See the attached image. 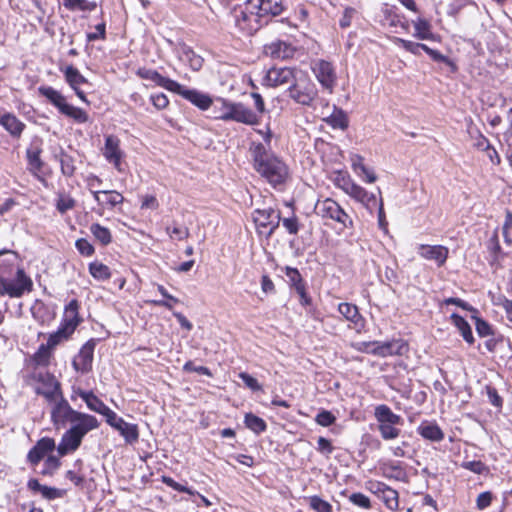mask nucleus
Returning a JSON list of instances; mask_svg holds the SVG:
<instances>
[{"instance_id":"nucleus-1","label":"nucleus","mask_w":512,"mask_h":512,"mask_svg":"<svg viewBox=\"0 0 512 512\" xmlns=\"http://www.w3.org/2000/svg\"><path fill=\"white\" fill-rule=\"evenodd\" d=\"M51 422L56 430L65 429L70 425L57 446L58 455L61 457L78 450L84 437L100 426L95 416L73 409L65 397L54 403L51 409Z\"/></svg>"},{"instance_id":"nucleus-2","label":"nucleus","mask_w":512,"mask_h":512,"mask_svg":"<svg viewBox=\"0 0 512 512\" xmlns=\"http://www.w3.org/2000/svg\"><path fill=\"white\" fill-rule=\"evenodd\" d=\"M285 10L283 0H246L244 9L234 10L235 25L252 34Z\"/></svg>"},{"instance_id":"nucleus-3","label":"nucleus","mask_w":512,"mask_h":512,"mask_svg":"<svg viewBox=\"0 0 512 512\" xmlns=\"http://www.w3.org/2000/svg\"><path fill=\"white\" fill-rule=\"evenodd\" d=\"M253 168L273 187L283 184L288 177L287 165L261 142L250 146Z\"/></svg>"},{"instance_id":"nucleus-4","label":"nucleus","mask_w":512,"mask_h":512,"mask_svg":"<svg viewBox=\"0 0 512 512\" xmlns=\"http://www.w3.org/2000/svg\"><path fill=\"white\" fill-rule=\"evenodd\" d=\"M33 282L18 266V254L0 251V288H32Z\"/></svg>"},{"instance_id":"nucleus-5","label":"nucleus","mask_w":512,"mask_h":512,"mask_svg":"<svg viewBox=\"0 0 512 512\" xmlns=\"http://www.w3.org/2000/svg\"><path fill=\"white\" fill-rule=\"evenodd\" d=\"M38 92L45 97L58 111L77 123H86L89 116L85 110L68 104L64 95L51 86H40Z\"/></svg>"},{"instance_id":"nucleus-6","label":"nucleus","mask_w":512,"mask_h":512,"mask_svg":"<svg viewBox=\"0 0 512 512\" xmlns=\"http://www.w3.org/2000/svg\"><path fill=\"white\" fill-rule=\"evenodd\" d=\"M221 114L215 116L222 121H235L245 125H256L259 122V116L242 102H231L221 99Z\"/></svg>"},{"instance_id":"nucleus-7","label":"nucleus","mask_w":512,"mask_h":512,"mask_svg":"<svg viewBox=\"0 0 512 512\" xmlns=\"http://www.w3.org/2000/svg\"><path fill=\"white\" fill-rule=\"evenodd\" d=\"M288 97L295 103L311 106L318 96V89L311 79L303 72L287 89Z\"/></svg>"},{"instance_id":"nucleus-8","label":"nucleus","mask_w":512,"mask_h":512,"mask_svg":"<svg viewBox=\"0 0 512 512\" xmlns=\"http://www.w3.org/2000/svg\"><path fill=\"white\" fill-rule=\"evenodd\" d=\"M315 212L323 219H330L337 222L342 226V228L351 229L354 226L352 218L335 200L331 198L318 200L315 205Z\"/></svg>"},{"instance_id":"nucleus-9","label":"nucleus","mask_w":512,"mask_h":512,"mask_svg":"<svg viewBox=\"0 0 512 512\" xmlns=\"http://www.w3.org/2000/svg\"><path fill=\"white\" fill-rule=\"evenodd\" d=\"M252 217L259 233L265 234L267 238L279 227L281 221L280 211L272 207L256 209Z\"/></svg>"},{"instance_id":"nucleus-10","label":"nucleus","mask_w":512,"mask_h":512,"mask_svg":"<svg viewBox=\"0 0 512 512\" xmlns=\"http://www.w3.org/2000/svg\"><path fill=\"white\" fill-rule=\"evenodd\" d=\"M311 70L321 87L332 93L337 83L334 65L327 60L316 59L311 62Z\"/></svg>"},{"instance_id":"nucleus-11","label":"nucleus","mask_w":512,"mask_h":512,"mask_svg":"<svg viewBox=\"0 0 512 512\" xmlns=\"http://www.w3.org/2000/svg\"><path fill=\"white\" fill-rule=\"evenodd\" d=\"M35 379L43 386L36 388V394L43 396L48 402L55 403L61 397H64L61 383L52 373L40 372L35 376Z\"/></svg>"},{"instance_id":"nucleus-12","label":"nucleus","mask_w":512,"mask_h":512,"mask_svg":"<svg viewBox=\"0 0 512 512\" xmlns=\"http://www.w3.org/2000/svg\"><path fill=\"white\" fill-rule=\"evenodd\" d=\"M96 342L97 340L94 338L88 340L81 347L77 357L72 361V366L77 372L85 374L92 370Z\"/></svg>"},{"instance_id":"nucleus-13","label":"nucleus","mask_w":512,"mask_h":512,"mask_svg":"<svg viewBox=\"0 0 512 512\" xmlns=\"http://www.w3.org/2000/svg\"><path fill=\"white\" fill-rule=\"evenodd\" d=\"M57 449L55 440L51 437H42L29 450L27 454V462L32 466L39 464L46 456Z\"/></svg>"},{"instance_id":"nucleus-14","label":"nucleus","mask_w":512,"mask_h":512,"mask_svg":"<svg viewBox=\"0 0 512 512\" xmlns=\"http://www.w3.org/2000/svg\"><path fill=\"white\" fill-rule=\"evenodd\" d=\"M174 93L182 96L200 110H208L213 104V99L209 94L196 89H189L179 83V88L173 90Z\"/></svg>"},{"instance_id":"nucleus-15","label":"nucleus","mask_w":512,"mask_h":512,"mask_svg":"<svg viewBox=\"0 0 512 512\" xmlns=\"http://www.w3.org/2000/svg\"><path fill=\"white\" fill-rule=\"evenodd\" d=\"M301 73L300 70H296L288 67L276 68L273 67L268 70L266 79L271 86H280L288 84L289 86Z\"/></svg>"},{"instance_id":"nucleus-16","label":"nucleus","mask_w":512,"mask_h":512,"mask_svg":"<svg viewBox=\"0 0 512 512\" xmlns=\"http://www.w3.org/2000/svg\"><path fill=\"white\" fill-rule=\"evenodd\" d=\"M103 155L118 171H122L121 159L123 157V151L120 149V140L116 136H106Z\"/></svg>"},{"instance_id":"nucleus-17","label":"nucleus","mask_w":512,"mask_h":512,"mask_svg":"<svg viewBox=\"0 0 512 512\" xmlns=\"http://www.w3.org/2000/svg\"><path fill=\"white\" fill-rule=\"evenodd\" d=\"M418 254L429 261H434L438 267L444 265L447 260L449 250L442 245H420Z\"/></svg>"},{"instance_id":"nucleus-18","label":"nucleus","mask_w":512,"mask_h":512,"mask_svg":"<svg viewBox=\"0 0 512 512\" xmlns=\"http://www.w3.org/2000/svg\"><path fill=\"white\" fill-rule=\"evenodd\" d=\"M75 396H79L91 411L101 415L107 412L108 406L93 391H85L81 388L73 387L71 399L74 400Z\"/></svg>"},{"instance_id":"nucleus-19","label":"nucleus","mask_w":512,"mask_h":512,"mask_svg":"<svg viewBox=\"0 0 512 512\" xmlns=\"http://www.w3.org/2000/svg\"><path fill=\"white\" fill-rule=\"evenodd\" d=\"M136 74L141 79L150 80L154 82L157 86H160L171 92H173L175 88H179V83L177 81L164 77L153 69L139 68Z\"/></svg>"},{"instance_id":"nucleus-20","label":"nucleus","mask_w":512,"mask_h":512,"mask_svg":"<svg viewBox=\"0 0 512 512\" xmlns=\"http://www.w3.org/2000/svg\"><path fill=\"white\" fill-rule=\"evenodd\" d=\"M347 194L357 202L361 203L370 212H373L378 205L376 195L369 193L366 189L356 183L350 187Z\"/></svg>"},{"instance_id":"nucleus-21","label":"nucleus","mask_w":512,"mask_h":512,"mask_svg":"<svg viewBox=\"0 0 512 512\" xmlns=\"http://www.w3.org/2000/svg\"><path fill=\"white\" fill-rule=\"evenodd\" d=\"M176 52L179 60L188 64L193 71H199L203 67L204 59L185 43H180Z\"/></svg>"},{"instance_id":"nucleus-22","label":"nucleus","mask_w":512,"mask_h":512,"mask_svg":"<svg viewBox=\"0 0 512 512\" xmlns=\"http://www.w3.org/2000/svg\"><path fill=\"white\" fill-rule=\"evenodd\" d=\"M416 431L423 439L430 442L438 443L443 441L445 437L443 430L435 421H422Z\"/></svg>"},{"instance_id":"nucleus-23","label":"nucleus","mask_w":512,"mask_h":512,"mask_svg":"<svg viewBox=\"0 0 512 512\" xmlns=\"http://www.w3.org/2000/svg\"><path fill=\"white\" fill-rule=\"evenodd\" d=\"M27 488L33 493H40L42 495V497L47 500H55L58 498H63L66 494L65 490L42 485L35 478H31L28 480Z\"/></svg>"},{"instance_id":"nucleus-24","label":"nucleus","mask_w":512,"mask_h":512,"mask_svg":"<svg viewBox=\"0 0 512 512\" xmlns=\"http://www.w3.org/2000/svg\"><path fill=\"white\" fill-rule=\"evenodd\" d=\"M264 50L266 55L281 60L291 58L295 52L294 48L289 43L281 40L265 45Z\"/></svg>"},{"instance_id":"nucleus-25","label":"nucleus","mask_w":512,"mask_h":512,"mask_svg":"<svg viewBox=\"0 0 512 512\" xmlns=\"http://www.w3.org/2000/svg\"><path fill=\"white\" fill-rule=\"evenodd\" d=\"M77 328V323H69L61 321L57 331L51 333L48 337V346L54 349L64 341H67Z\"/></svg>"},{"instance_id":"nucleus-26","label":"nucleus","mask_w":512,"mask_h":512,"mask_svg":"<svg viewBox=\"0 0 512 512\" xmlns=\"http://www.w3.org/2000/svg\"><path fill=\"white\" fill-rule=\"evenodd\" d=\"M409 351L408 343L403 339H393L391 341L382 342V350L379 352L380 357L387 356H403Z\"/></svg>"},{"instance_id":"nucleus-27","label":"nucleus","mask_w":512,"mask_h":512,"mask_svg":"<svg viewBox=\"0 0 512 512\" xmlns=\"http://www.w3.org/2000/svg\"><path fill=\"white\" fill-rule=\"evenodd\" d=\"M382 475L387 479H393L396 481L406 482L407 473L402 467L401 462L388 461L380 466Z\"/></svg>"},{"instance_id":"nucleus-28","label":"nucleus","mask_w":512,"mask_h":512,"mask_svg":"<svg viewBox=\"0 0 512 512\" xmlns=\"http://www.w3.org/2000/svg\"><path fill=\"white\" fill-rule=\"evenodd\" d=\"M374 417L378 424H403V418L395 414L386 404H380L375 407Z\"/></svg>"},{"instance_id":"nucleus-29","label":"nucleus","mask_w":512,"mask_h":512,"mask_svg":"<svg viewBox=\"0 0 512 512\" xmlns=\"http://www.w3.org/2000/svg\"><path fill=\"white\" fill-rule=\"evenodd\" d=\"M31 313L41 325H48L55 318V312L40 300L32 305Z\"/></svg>"},{"instance_id":"nucleus-30","label":"nucleus","mask_w":512,"mask_h":512,"mask_svg":"<svg viewBox=\"0 0 512 512\" xmlns=\"http://www.w3.org/2000/svg\"><path fill=\"white\" fill-rule=\"evenodd\" d=\"M0 124L12 137L19 138L25 128V124L14 114L5 113L0 117Z\"/></svg>"},{"instance_id":"nucleus-31","label":"nucleus","mask_w":512,"mask_h":512,"mask_svg":"<svg viewBox=\"0 0 512 512\" xmlns=\"http://www.w3.org/2000/svg\"><path fill=\"white\" fill-rule=\"evenodd\" d=\"M42 149L39 145L32 144L26 151V157L28 161L29 170L33 174L41 172L43 162L40 158Z\"/></svg>"},{"instance_id":"nucleus-32","label":"nucleus","mask_w":512,"mask_h":512,"mask_svg":"<svg viewBox=\"0 0 512 512\" xmlns=\"http://www.w3.org/2000/svg\"><path fill=\"white\" fill-rule=\"evenodd\" d=\"M451 322L458 329L463 339L469 343H474V336L470 324L459 314L452 313L450 316Z\"/></svg>"},{"instance_id":"nucleus-33","label":"nucleus","mask_w":512,"mask_h":512,"mask_svg":"<svg viewBox=\"0 0 512 512\" xmlns=\"http://www.w3.org/2000/svg\"><path fill=\"white\" fill-rule=\"evenodd\" d=\"M324 121L334 129L346 130L349 120L346 113L339 108H334L333 113L324 119Z\"/></svg>"},{"instance_id":"nucleus-34","label":"nucleus","mask_w":512,"mask_h":512,"mask_svg":"<svg viewBox=\"0 0 512 512\" xmlns=\"http://www.w3.org/2000/svg\"><path fill=\"white\" fill-rule=\"evenodd\" d=\"M62 71L64 73L66 82L72 89H76V87H79L81 84L87 82V79L79 72L77 68L72 65L67 66Z\"/></svg>"},{"instance_id":"nucleus-35","label":"nucleus","mask_w":512,"mask_h":512,"mask_svg":"<svg viewBox=\"0 0 512 512\" xmlns=\"http://www.w3.org/2000/svg\"><path fill=\"white\" fill-rule=\"evenodd\" d=\"M414 26V37L420 40H429L433 38V33L431 31V25L428 20L424 18H418L413 21Z\"/></svg>"},{"instance_id":"nucleus-36","label":"nucleus","mask_w":512,"mask_h":512,"mask_svg":"<svg viewBox=\"0 0 512 512\" xmlns=\"http://www.w3.org/2000/svg\"><path fill=\"white\" fill-rule=\"evenodd\" d=\"M379 499L384 503V505L391 511H396L399 507V494L398 491L387 486L383 491L382 495Z\"/></svg>"},{"instance_id":"nucleus-37","label":"nucleus","mask_w":512,"mask_h":512,"mask_svg":"<svg viewBox=\"0 0 512 512\" xmlns=\"http://www.w3.org/2000/svg\"><path fill=\"white\" fill-rule=\"evenodd\" d=\"M245 426L256 434L265 432L267 429L266 422L253 413H247L244 418Z\"/></svg>"},{"instance_id":"nucleus-38","label":"nucleus","mask_w":512,"mask_h":512,"mask_svg":"<svg viewBox=\"0 0 512 512\" xmlns=\"http://www.w3.org/2000/svg\"><path fill=\"white\" fill-rule=\"evenodd\" d=\"M117 431L129 444L135 443L139 438L138 426L136 424L125 423L118 427Z\"/></svg>"},{"instance_id":"nucleus-39","label":"nucleus","mask_w":512,"mask_h":512,"mask_svg":"<svg viewBox=\"0 0 512 512\" xmlns=\"http://www.w3.org/2000/svg\"><path fill=\"white\" fill-rule=\"evenodd\" d=\"M53 350L54 348L48 346V343L41 344L33 355V361L40 366L49 365Z\"/></svg>"},{"instance_id":"nucleus-40","label":"nucleus","mask_w":512,"mask_h":512,"mask_svg":"<svg viewBox=\"0 0 512 512\" xmlns=\"http://www.w3.org/2000/svg\"><path fill=\"white\" fill-rule=\"evenodd\" d=\"M124 197L122 194L115 190H104L103 200L101 203L102 208L113 209L119 204H122Z\"/></svg>"},{"instance_id":"nucleus-41","label":"nucleus","mask_w":512,"mask_h":512,"mask_svg":"<svg viewBox=\"0 0 512 512\" xmlns=\"http://www.w3.org/2000/svg\"><path fill=\"white\" fill-rule=\"evenodd\" d=\"M90 231L102 245L106 246L111 243L112 235L107 227H104L99 223H94L90 226Z\"/></svg>"},{"instance_id":"nucleus-42","label":"nucleus","mask_w":512,"mask_h":512,"mask_svg":"<svg viewBox=\"0 0 512 512\" xmlns=\"http://www.w3.org/2000/svg\"><path fill=\"white\" fill-rule=\"evenodd\" d=\"M282 272L284 273V280L290 285L291 288H304L301 274L296 268L287 266L282 269Z\"/></svg>"},{"instance_id":"nucleus-43","label":"nucleus","mask_w":512,"mask_h":512,"mask_svg":"<svg viewBox=\"0 0 512 512\" xmlns=\"http://www.w3.org/2000/svg\"><path fill=\"white\" fill-rule=\"evenodd\" d=\"M338 311L345 319L355 324L358 323L361 317L358 308L350 303H340Z\"/></svg>"},{"instance_id":"nucleus-44","label":"nucleus","mask_w":512,"mask_h":512,"mask_svg":"<svg viewBox=\"0 0 512 512\" xmlns=\"http://www.w3.org/2000/svg\"><path fill=\"white\" fill-rule=\"evenodd\" d=\"M424 51L431 57L433 61L441 62L447 65L452 73L458 70V67L455 64V62L449 57L441 54L438 50H434L426 45V47H424Z\"/></svg>"},{"instance_id":"nucleus-45","label":"nucleus","mask_w":512,"mask_h":512,"mask_svg":"<svg viewBox=\"0 0 512 512\" xmlns=\"http://www.w3.org/2000/svg\"><path fill=\"white\" fill-rule=\"evenodd\" d=\"M424 51L431 57L433 61L441 62L447 65L452 73L458 70V67L455 64V62L449 57L441 54L438 50H434L426 45V47H424Z\"/></svg>"},{"instance_id":"nucleus-46","label":"nucleus","mask_w":512,"mask_h":512,"mask_svg":"<svg viewBox=\"0 0 512 512\" xmlns=\"http://www.w3.org/2000/svg\"><path fill=\"white\" fill-rule=\"evenodd\" d=\"M401 424H378V431L383 440H394L398 438L401 434L400 426Z\"/></svg>"},{"instance_id":"nucleus-47","label":"nucleus","mask_w":512,"mask_h":512,"mask_svg":"<svg viewBox=\"0 0 512 512\" xmlns=\"http://www.w3.org/2000/svg\"><path fill=\"white\" fill-rule=\"evenodd\" d=\"M64 6L71 10H80V11H94L97 7L96 2H90L87 0H64Z\"/></svg>"},{"instance_id":"nucleus-48","label":"nucleus","mask_w":512,"mask_h":512,"mask_svg":"<svg viewBox=\"0 0 512 512\" xmlns=\"http://www.w3.org/2000/svg\"><path fill=\"white\" fill-rule=\"evenodd\" d=\"M61 456L48 455L44 462V468L40 472L43 476H53L61 467Z\"/></svg>"},{"instance_id":"nucleus-49","label":"nucleus","mask_w":512,"mask_h":512,"mask_svg":"<svg viewBox=\"0 0 512 512\" xmlns=\"http://www.w3.org/2000/svg\"><path fill=\"white\" fill-rule=\"evenodd\" d=\"M488 249H489V253H490V257H491L490 264L492 266L498 265L500 258L503 257V254L501 251L498 237L496 235H494L492 238H490V240L488 242Z\"/></svg>"},{"instance_id":"nucleus-50","label":"nucleus","mask_w":512,"mask_h":512,"mask_svg":"<svg viewBox=\"0 0 512 512\" xmlns=\"http://www.w3.org/2000/svg\"><path fill=\"white\" fill-rule=\"evenodd\" d=\"M78 301L73 299L69 302V304L65 307L64 316L62 321L71 323H77L79 325V317H78Z\"/></svg>"},{"instance_id":"nucleus-51","label":"nucleus","mask_w":512,"mask_h":512,"mask_svg":"<svg viewBox=\"0 0 512 512\" xmlns=\"http://www.w3.org/2000/svg\"><path fill=\"white\" fill-rule=\"evenodd\" d=\"M477 313H474L472 318L475 320V328L476 332L480 337H487L494 334L492 326L483 318L478 317L476 315Z\"/></svg>"},{"instance_id":"nucleus-52","label":"nucleus","mask_w":512,"mask_h":512,"mask_svg":"<svg viewBox=\"0 0 512 512\" xmlns=\"http://www.w3.org/2000/svg\"><path fill=\"white\" fill-rule=\"evenodd\" d=\"M382 11L384 15L383 21L390 27L402 25V17L396 13V9L394 7L386 6Z\"/></svg>"},{"instance_id":"nucleus-53","label":"nucleus","mask_w":512,"mask_h":512,"mask_svg":"<svg viewBox=\"0 0 512 512\" xmlns=\"http://www.w3.org/2000/svg\"><path fill=\"white\" fill-rule=\"evenodd\" d=\"M308 501L309 507L315 512H332L331 504L317 495L309 497Z\"/></svg>"},{"instance_id":"nucleus-54","label":"nucleus","mask_w":512,"mask_h":512,"mask_svg":"<svg viewBox=\"0 0 512 512\" xmlns=\"http://www.w3.org/2000/svg\"><path fill=\"white\" fill-rule=\"evenodd\" d=\"M354 181L351 179V177L344 172H338L334 179V184L342 189L346 194L350 190V187L354 185Z\"/></svg>"},{"instance_id":"nucleus-55","label":"nucleus","mask_w":512,"mask_h":512,"mask_svg":"<svg viewBox=\"0 0 512 512\" xmlns=\"http://www.w3.org/2000/svg\"><path fill=\"white\" fill-rule=\"evenodd\" d=\"M315 422L320 426L329 427L336 422V417L331 411L322 409L316 415Z\"/></svg>"},{"instance_id":"nucleus-56","label":"nucleus","mask_w":512,"mask_h":512,"mask_svg":"<svg viewBox=\"0 0 512 512\" xmlns=\"http://www.w3.org/2000/svg\"><path fill=\"white\" fill-rule=\"evenodd\" d=\"M397 43L407 52H410L414 55H420V51H424V47H426L425 44L413 42L402 38H397Z\"/></svg>"},{"instance_id":"nucleus-57","label":"nucleus","mask_w":512,"mask_h":512,"mask_svg":"<svg viewBox=\"0 0 512 512\" xmlns=\"http://www.w3.org/2000/svg\"><path fill=\"white\" fill-rule=\"evenodd\" d=\"M357 349L361 352L380 357V353H378V351L380 352L382 350V342H380V341L361 342L358 344Z\"/></svg>"},{"instance_id":"nucleus-58","label":"nucleus","mask_w":512,"mask_h":512,"mask_svg":"<svg viewBox=\"0 0 512 512\" xmlns=\"http://www.w3.org/2000/svg\"><path fill=\"white\" fill-rule=\"evenodd\" d=\"M60 165H61V171L65 176H72L75 172V166H74V160L73 158L66 154L62 153L60 155Z\"/></svg>"},{"instance_id":"nucleus-59","label":"nucleus","mask_w":512,"mask_h":512,"mask_svg":"<svg viewBox=\"0 0 512 512\" xmlns=\"http://www.w3.org/2000/svg\"><path fill=\"white\" fill-rule=\"evenodd\" d=\"M75 204L76 202L72 197L65 194H60L57 199L56 208L60 213L63 214L68 210L73 209Z\"/></svg>"},{"instance_id":"nucleus-60","label":"nucleus","mask_w":512,"mask_h":512,"mask_svg":"<svg viewBox=\"0 0 512 512\" xmlns=\"http://www.w3.org/2000/svg\"><path fill=\"white\" fill-rule=\"evenodd\" d=\"M89 270L91 275L96 279H106L110 276L109 268L102 263H91Z\"/></svg>"},{"instance_id":"nucleus-61","label":"nucleus","mask_w":512,"mask_h":512,"mask_svg":"<svg viewBox=\"0 0 512 512\" xmlns=\"http://www.w3.org/2000/svg\"><path fill=\"white\" fill-rule=\"evenodd\" d=\"M296 294L301 305L306 308V311L309 314L314 315L315 307L313 305L312 298L307 293V290H296Z\"/></svg>"},{"instance_id":"nucleus-62","label":"nucleus","mask_w":512,"mask_h":512,"mask_svg":"<svg viewBox=\"0 0 512 512\" xmlns=\"http://www.w3.org/2000/svg\"><path fill=\"white\" fill-rule=\"evenodd\" d=\"M162 482L164 484H166L168 487H170L178 492L187 493L190 495H194L196 493L194 490H192V488H190L188 486H184V485L176 482L173 478L168 477V476H163Z\"/></svg>"},{"instance_id":"nucleus-63","label":"nucleus","mask_w":512,"mask_h":512,"mask_svg":"<svg viewBox=\"0 0 512 512\" xmlns=\"http://www.w3.org/2000/svg\"><path fill=\"white\" fill-rule=\"evenodd\" d=\"M349 500L351 501V503H353L354 505H356L360 508H363V509L371 508L370 499L363 493H360V492L352 493L349 496Z\"/></svg>"},{"instance_id":"nucleus-64","label":"nucleus","mask_w":512,"mask_h":512,"mask_svg":"<svg viewBox=\"0 0 512 512\" xmlns=\"http://www.w3.org/2000/svg\"><path fill=\"white\" fill-rule=\"evenodd\" d=\"M462 468L469 470L475 474H483L486 472L487 467L486 465L479 460H473V461H465L462 463Z\"/></svg>"}]
</instances>
